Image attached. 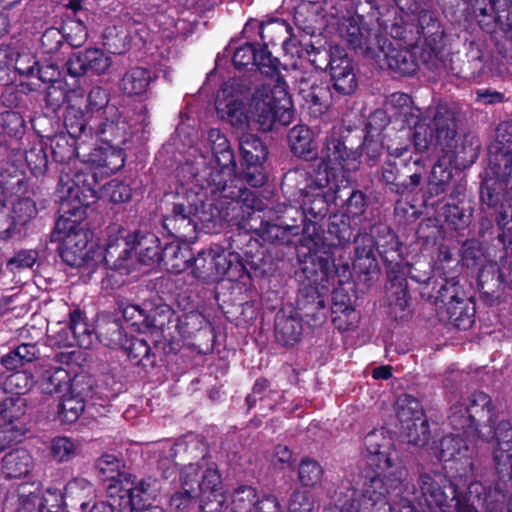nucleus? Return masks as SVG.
Listing matches in <instances>:
<instances>
[{
	"instance_id": "1",
	"label": "nucleus",
	"mask_w": 512,
	"mask_h": 512,
	"mask_svg": "<svg viewBox=\"0 0 512 512\" xmlns=\"http://www.w3.org/2000/svg\"><path fill=\"white\" fill-rule=\"evenodd\" d=\"M366 465L362 489H349L336 506L338 512H425L404 481L408 471L390 437L372 430L364 438Z\"/></svg>"
},
{
	"instance_id": "2",
	"label": "nucleus",
	"mask_w": 512,
	"mask_h": 512,
	"mask_svg": "<svg viewBox=\"0 0 512 512\" xmlns=\"http://www.w3.org/2000/svg\"><path fill=\"white\" fill-rule=\"evenodd\" d=\"M354 4L359 20L377 24L406 45L422 42L424 61L431 67L444 63L446 34L437 12L421 9L418 0H355Z\"/></svg>"
},
{
	"instance_id": "3",
	"label": "nucleus",
	"mask_w": 512,
	"mask_h": 512,
	"mask_svg": "<svg viewBox=\"0 0 512 512\" xmlns=\"http://www.w3.org/2000/svg\"><path fill=\"white\" fill-rule=\"evenodd\" d=\"M448 421L468 437H478L485 442L495 440L493 462L497 479L512 483V424L509 420L496 424V407L489 394L476 390L468 396L467 402L453 404Z\"/></svg>"
},
{
	"instance_id": "4",
	"label": "nucleus",
	"mask_w": 512,
	"mask_h": 512,
	"mask_svg": "<svg viewBox=\"0 0 512 512\" xmlns=\"http://www.w3.org/2000/svg\"><path fill=\"white\" fill-rule=\"evenodd\" d=\"M350 275L349 264L339 268L330 249H310L300 260V271L296 273L300 285L294 311L308 326H321L329 312V285H334L336 278L341 285Z\"/></svg>"
},
{
	"instance_id": "5",
	"label": "nucleus",
	"mask_w": 512,
	"mask_h": 512,
	"mask_svg": "<svg viewBox=\"0 0 512 512\" xmlns=\"http://www.w3.org/2000/svg\"><path fill=\"white\" fill-rule=\"evenodd\" d=\"M407 129L401 128L395 141H409L414 154L431 156L436 145L446 144L455 133L454 111L446 104L430 108L422 116L420 108L414 104L400 112H395Z\"/></svg>"
},
{
	"instance_id": "6",
	"label": "nucleus",
	"mask_w": 512,
	"mask_h": 512,
	"mask_svg": "<svg viewBox=\"0 0 512 512\" xmlns=\"http://www.w3.org/2000/svg\"><path fill=\"white\" fill-rule=\"evenodd\" d=\"M354 19L348 21L344 37L349 47L366 58L376 59L383 54L384 61L388 68L401 75L411 76L419 68L416 55L407 48H396L382 35L375 30L377 24H370L368 21Z\"/></svg>"
},
{
	"instance_id": "7",
	"label": "nucleus",
	"mask_w": 512,
	"mask_h": 512,
	"mask_svg": "<svg viewBox=\"0 0 512 512\" xmlns=\"http://www.w3.org/2000/svg\"><path fill=\"white\" fill-rule=\"evenodd\" d=\"M363 236H372L373 250H377L386 268L385 289L391 310L405 311L411 301V295L406 280L401 243L397 235L387 224L378 222L373 224L370 232L364 233Z\"/></svg>"
},
{
	"instance_id": "8",
	"label": "nucleus",
	"mask_w": 512,
	"mask_h": 512,
	"mask_svg": "<svg viewBox=\"0 0 512 512\" xmlns=\"http://www.w3.org/2000/svg\"><path fill=\"white\" fill-rule=\"evenodd\" d=\"M481 208L485 218L481 220V230L491 228L503 245L512 244V191L511 186L497 175L486 177L479 188Z\"/></svg>"
},
{
	"instance_id": "9",
	"label": "nucleus",
	"mask_w": 512,
	"mask_h": 512,
	"mask_svg": "<svg viewBox=\"0 0 512 512\" xmlns=\"http://www.w3.org/2000/svg\"><path fill=\"white\" fill-rule=\"evenodd\" d=\"M237 196L239 199L231 208V231L225 239L224 249L240 253L244 262L254 261L252 242L256 241V229L250 222L256 212V192L239 188Z\"/></svg>"
},
{
	"instance_id": "10",
	"label": "nucleus",
	"mask_w": 512,
	"mask_h": 512,
	"mask_svg": "<svg viewBox=\"0 0 512 512\" xmlns=\"http://www.w3.org/2000/svg\"><path fill=\"white\" fill-rule=\"evenodd\" d=\"M466 486L464 480L453 478L447 472H423L418 476L417 487H412L411 495L418 501V506H425L431 510L439 509L441 512H453V502Z\"/></svg>"
},
{
	"instance_id": "11",
	"label": "nucleus",
	"mask_w": 512,
	"mask_h": 512,
	"mask_svg": "<svg viewBox=\"0 0 512 512\" xmlns=\"http://www.w3.org/2000/svg\"><path fill=\"white\" fill-rule=\"evenodd\" d=\"M288 87L258 85V132L279 136L294 120Z\"/></svg>"
},
{
	"instance_id": "12",
	"label": "nucleus",
	"mask_w": 512,
	"mask_h": 512,
	"mask_svg": "<svg viewBox=\"0 0 512 512\" xmlns=\"http://www.w3.org/2000/svg\"><path fill=\"white\" fill-rule=\"evenodd\" d=\"M294 207L285 203H264L258 197V215L261 218V226L258 228V238L263 242H267L268 246L277 245L279 248L285 249L292 243V236L301 233L300 225L297 218L292 215Z\"/></svg>"
},
{
	"instance_id": "13",
	"label": "nucleus",
	"mask_w": 512,
	"mask_h": 512,
	"mask_svg": "<svg viewBox=\"0 0 512 512\" xmlns=\"http://www.w3.org/2000/svg\"><path fill=\"white\" fill-rule=\"evenodd\" d=\"M255 99L256 87L253 75L249 78L235 77L224 83L217 92L215 107L218 114L232 126L244 129L249 126L246 104L248 102L252 104Z\"/></svg>"
},
{
	"instance_id": "14",
	"label": "nucleus",
	"mask_w": 512,
	"mask_h": 512,
	"mask_svg": "<svg viewBox=\"0 0 512 512\" xmlns=\"http://www.w3.org/2000/svg\"><path fill=\"white\" fill-rule=\"evenodd\" d=\"M344 190H340L339 186L314 190L309 194H304L300 210L294 208L292 215L297 214L300 219L301 234L305 239L310 240L314 246L322 243V235L324 234V220L329 213L331 202L338 204V200H342Z\"/></svg>"
},
{
	"instance_id": "15",
	"label": "nucleus",
	"mask_w": 512,
	"mask_h": 512,
	"mask_svg": "<svg viewBox=\"0 0 512 512\" xmlns=\"http://www.w3.org/2000/svg\"><path fill=\"white\" fill-rule=\"evenodd\" d=\"M196 198L197 193L174 196L170 213L163 215L161 219L163 231L167 236L184 242L196 237L198 222L203 221L199 215L198 203L202 204L203 201H196Z\"/></svg>"
},
{
	"instance_id": "16",
	"label": "nucleus",
	"mask_w": 512,
	"mask_h": 512,
	"mask_svg": "<svg viewBox=\"0 0 512 512\" xmlns=\"http://www.w3.org/2000/svg\"><path fill=\"white\" fill-rule=\"evenodd\" d=\"M451 428L456 434H448L441 438L437 457L444 463V470L453 478H461L465 483L475 478L473 451L469 448L466 439H479L468 437L462 431Z\"/></svg>"
},
{
	"instance_id": "17",
	"label": "nucleus",
	"mask_w": 512,
	"mask_h": 512,
	"mask_svg": "<svg viewBox=\"0 0 512 512\" xmlns=\"http://www.w3.org/2000/svg\"><path fill=\"white\" fill-rule=\"evenodd\" d=\"M360 153L352 140V135L332 133L326 137L321 158L315 162H323L329 172V179H335L338 173L351 172L359 165Z\"/></svg>"
},
{
	"instance_id": "18",
	"label": "nucleus",
	"mask_w": 512,
	"mask_h": 512,
	"mask_svg": "<svg viewBox=\"0 0 512 512\" xmlns=\"http://www.w3.org/2000/svg\"><path fill=\"white\" fill-rule=\"evenodd\" d=\"M182 172H188L190 174L187 182L193 184L194 187H198L199 190L204 191L207 196H215L220 194L225 198H231L234 200L233 205L238 201V189L246 188L244 185H235L233 190L228 185L229 182H233V178L236 173L228 170L215 167L213 165H204L202 169H196L193 164L186 163L181 167Z\"/></svg>"
},
{
	"instance_id": "19",
	"label": "nucleus",
	"mask_w": 512,
	"mask_h": 512,
	"mask_svg": "<svg viewBox=\"0 0 512 512\" xmlns=\"http://www.w3.org/2000/svg\"><path fill=\"white\" fill-rule=\"evenodd\" d=\"M160 491L159 481L151 476L138 478L128 473L119 487L118 512H137L151 507Z\"/></svg>"
},
{
	"instance_id": "20",
	"label": "nucleus",
	"mask_w": 512,
	"mask_h": 512,
	"mask_svg": "<svg viewBox=\"0 0 512 512\" xmlns=\"http://www.w3.org/2000/svg\"><path fill=\"white\" fill-rule=\"evenodd\" d=\"M396 415L406 431L407 441L423 447L430 440L429 422L420 401L407 393L396 400Z\"/></svg>"
},
{
	"instance_id": "21",
	"label": "nucleus",
	"mask_w": 512,
	"mask_h": 512,
	"mask_svg": "<svg viewBox=\"0 0 512 512\" xmlns=\"http://www.w3.org/2000/svg\"><path fill=\"white\" fill-rule=\"evenodd\" d=\"M309 163L287 171L281 182V189L293 197L303 198L314 190L325 189L330 184L329 172L323 162Z\"/></svg>"
},
{
	"instance_id": "22",
	"label": "nucleus",
	"mask_w": 512,
	"mask_h": 512,
	"mask_svg": "<svg viewBox=\"0 0 512 512\" xmlns=\"http://www.w3.org/2000/svg\"><path fill=\"white\" fill-rule=\"evenodd\" d=\"M106 244L103 261L108 269L128 272L133 256L134 230L119 223H111L106 228Z\"/></svg>"
},
{
	"instance_id": "23",
	"label": "nucleus",
	"mask_w": 512,
	"mask_h": 512,
	"mask_svg": "<svg viewBox=\"0 0 512 512\" xmlns=\"http://www.w3.org/2000/svg\"><path fill=\"white\" fill-rule=\"evenodd\" d=\"M475 206V200L467 190V182L461 180L453 183L447 201L438 210L449 228L462 231L471 224Z\"/></svg>"
},
{
	"instance_id": "24",
	"label": "nucleus",
	"mask_w": 512,
	"mask_h": 512,
	"mask_svg": "<svg viewBox=\"0 0 512 512\" xmlns=\"http://www.w3.org/2000/svg\"><path fill=\"white\" fill-rule=\"evenodd\" d=\"M213 254V277L214 281L223 278L241 285L245 292H252L254 288V276L256 275V263L254 261L244 262L240 253H233L227 250L225 253Z\"/></svg>"
},
{
	"instance_id": "25",
	"label": "nucleus",
	"mask_w": 512,
	"mask_h": 512,
	"mask_svg": "<svg viewBox=\"0 0 512 512\" xmlns=\"http://www.w3.org/2000/svg\"><path fill=\"white\" fill-rule=\"evenodd\" d=\"M455 133L448 139L446 144L436 145L431 149V155L443 153L447 158L448 164L456 170H465L472 166L479 157L481 143L479 138L472 133H465L459 141L456 140L458 134V125L454 115Z\"/></svg>"
},
{
	"instance_id": "26",
	"label": "nucleus",
	"mask_w": 512,
	"mask_h": 512,
	"mask_svg": "<svg viewBox=\"0 0 512 512\" xmlns=\"http://www.w3.org/2000/svg\"><path fill=\"white\" fill-rule=\"evenodd\" d=\"M25 169L22 146L0 142V178L13 194H28L30 191Z\"/></svg>"
},
{
	"instance_id": "27",
	"label": "nucleus",
	"mask_w": 512,
	"mask_h": 512,
	"mask_svg": "<svg viewBox=\"0 0 512 512\" xmlns=\"http://www.w3.org/2000/svg\"><path fill=\"white\" fill-rule=\"evenodd\" d=\"M100 173L89 163L85 168L77 170L70 178L68 173L61 171L59 177L60 192L70 198L91 205L97 199Z\"/></svg>"
},
{
	"instance_id": "28",
	"label": "nucleus",
	"mask_w": 512,
	"mask_h": 512,
	"mask_svg": "<svg viewBox=\"0 0 512 512\" xmlns=\"http://www.w3.org/2000/svg\"><path fill=\"white\" fill-rule=\"evenodd\" d=\"M409 141H395L387 145V156L379 171V182L384 186L385 191L398 197H404L400 185L403 182L402 157L411 152Z\"/></svg>"
},
{
	"instance_id": "29",
	"label": "nucleus",
	"mask_w": 512,
	"mask_h": 512,
	"mask_svg": "<svg viewBox=\"0 0 512 512\" xmlns=\"http://www.w3.org/2000/svg\"><path fill=\"white\" fill-rule=\"evenodd\" d=\"M208 454V444L195 435H189L177 441L170 449V457L174 465L181 467V476L201 470L202 466L199 465V461L204 460Z\"/></svg>"
},
{
	"instance_id": "30",
	"label": "nucleus",
	"mask_w": 512,
	"mask_h": 512,
	"mask_svg": "<svg viewBox=\"0 0 512 512\" xmlns=\"http://www.w3.org/2000/svg\"><path fill=\"white\" fill-rule=\"evenodd\" d=\"M112 113L96 123L93 139L103 144L125 147L132 139V125L124 112L111 108Z\"/></svg>"
},
{
	"instance_id": "31",
	"label": "nucleus",
	"mask_w": 512,
	"mask_h": 512,
	"mask_svg": "<svg viewBox=\"0 0 512 512\" xmlns=\"http://www.w3.org/2000/svg\"><path fill=\"white\" fill-rule=\"evenodd\" d=\"M477 284L482 298L490 302L500 296V290H512V260L508 265L495 263L480 269Z\"/></svg>"
},
{
	"instance_id": "32",
	"label": "nucleus",
	"mask_w": 512,
	"mask_h": 512,
	"mask_svg": "<svg viewBox=\"0 0 512 512\" xmlns=\"http://www.w3.org/2000/svg\"><path fill=\"white\" fill-rule=\"evenodd\" d=\"M333 55L329 70L332 87L340 95H351L358 87L353 61L339 45H334Z\"/></svg>"
},
{
	"instance_id": "33",
	"label": "nucleus",
	"mask_w": 512,
	"mask_h": 512,
	"mask_svg": "<svg viewBox=\"0 0 512 512\" xmlns=\"http://www.w3.org/2000/svg\"><path fill=\"white\" fill-rule=\"evenodd\" d=\"M111 65V57L99 48H88L74 53L66 62L67 72L72 77H81L88 73L102 75Z\"/></svg>"
},
{
	"instance_id": "34",
	"label": "nucleus",
	"mask_w": 512,
	"mask_h": 512,
	"mask_svg": "<svg viewBox=\"0 0 512 512\" xmlns=\"http://www.w3.org/2000/svg\"><path fill=\"white\" fill-rule=\"evenodd\" d=\"M512 483L496 479L494 486L469 479L466 489L485 508L486 512H504Z\"/></svg>"
},
{
	"instance_id": "35",
	"label": "nucleus",
	"mask_w": 512,
	"mask_h": 512,
	"mask_svg": "<svg viewBox=\"0 0 512 512\" xmlns=\"http://www.w3.org/2000/svg\"><path fill=\"white\" fill-rule=\"evenodd\" d=\"M452 168L444 162L438 161L433 165L428 183L423 190L422 198L426 207L431 206L438 210L445 201L452 188Z\"/></svg>"
},
{
	"instance_id": "36",
	"label": "nucleus",
	"mask_w": 512,
	"mask_h": 512,
	"mask_svg": "<svg viewBox=\"0 0 512 512\" xmlns=\"http://www.w3.org/2000/svg\"><path fill=\"white\" fill-rule=\"evenodd\" d=\"M88 207L89 205L80 200L62 195L58 210L59 216L55 222L53 234L64 236L70 233L84 232L81 224L86 219Z\"/></svg>"
},
{
	"instance_id": "37",
	"label": "nucleus",
	"mask_w": 512,
	"mask_h": 512,
	"mask_svg": "<svg viewBox=\"0 0 512 512\" xmlns=\"http://www.w3.org/2000/svg\"><path fill=\"white\" fill-rule=\"evenodd\" d=\"M230 56L234 68L239 72H245L241 77L249 78L253 75V79L256 80L255 42H247L243 45L236 47L235 42L231 40L230 43L224 48L223 52L217 55L215 60L216 66L220 67L223 63H226Z\"/></svg>"
},
{
	"instance_id": "38",
	"label": "nucleus",
	"mask_w": 512,
	"mask_h": 512,
	"mask_svg": "<svg viewBox=\"0 0 512 512\" xmlns=\"http://www.w3.org/2000/svg\"><path fill=\"white\" fill-rule=\"evenodd\" d=\"M304 319L293 307L280 309L274 319V336L277 343L284 347L297 344L302 336Z\"/></svg>"
},
{
	"instance_id": "39",
	"label": "nucleus",
	"mask_w": 512,
	"mask_h": 512,
	"mask_svg": "<svg viewBox=\"0 0 512 512\" xmlns=\"http://www.w3.org/2000/svg\"><path fill=\"white\" fill-rule=\"evenodd\" d=\"M59 239L61 240L59 254L68 266L79 268L92 258L85 231L59 236Z\"/></svg>"
},
{
	"instance_id": "40",
	"label": "nucleus",
	"mask_w": 512,
	"mask_h": 512,
	"mask_svg": "<svg viewBox=\"0 0 512 512\" xmlns=\"http://www.w3.org/2000/svg\"><path fill=\"white\" fill-rule=\"evenodd\" d=\"M280 52H273L272 48H258V85H275L288 87L283 70L287 67L279 59Z\"/></svg>"
},
{
	"instance_id": "41",
	"label": "nucleus",
	"mask_w": 512,
	"mask_h": 512,
	"mask_svg": "<svg viewBox=\"0 0 512 512\" xmlns=\"http://www.w3.org/2000/svg\"><path fill=\"white\" fill-rule=\"evenodd\" d=\"M126 147L108 145L94 148L89 154V163L98 170L101 177L115 174L124 167Z\"/></svg>"
},
{
	"instance_id": "42",
	"label": "nucleus",
	"mask_w": 512,
	"mask_h": 512,
	"mask_svg": "<svg viewBox=\"0 0 512 512\" xmlns=\"http://www.w3.org/2000/svg\"><path fill=\"white\" fill-rule=\"evenodd\" d=\"M287 143L293 156L305 160L316 161L318 146L315 133L305 124H297L287 134Z\"/></svg>"
},
{
	"instance_id": "43",
	"label": "nucleus",
	"mask_w": 512,
	"mask_h": 512,
	"mask_svg": "<svg viewBox=\"0 0 512 512\" xmlns=\"http://www.w3.org/2000/svg\"><path fill=\"white\" fill-rule=\"evenodd\" d=\"M355 252L352 269L358 277L364 276V281L370 280L369 276L379 272V264L373 250L372 236L359 235L354 237Z\"/></svg>"
},
{
	"instance_id": "44",
	"label": "nucleus",
	"mask_w": 512,
	"mask_h": 512,
	"mask_svg": "<svg viewBox=\"0 0 512 512\" xmlns=\"http://www.w3.org/2000/svg\"><path fill=\"white\" fill-rule=\"evenodd\" d=\"M63 125L66 129V134L82 140V142L93 140L96 123L90 119L86 111L81 107L68 104L63 113Z\"/></svg>"
},
{
	"instance_id": "45",
	"label": "nucleus",
	"mask_w": 512,
	"mask_h": 512,
	"mask_svg": "<svg viewBox=\"0 0 512 512\" xmlns=\"http://www.w3.org/2000/svg\"><path fill=\"white\" fill-rule=\"evenodd\" d=\"M157 76L147 67L133 66L125 71L119 82L120 91L129 97H147L149 87Z\"/></svg>"
},
{
	"instance_id": "46",
	"label": "nucleus",
	"mask_w": 512,
	"mask_h": 512,
	"mask_svg": "<svg viewBox=\"0 0 512 512\" xmlns=\"http://www.w3.org/2000/svg\"><path fill=\"white\" fill-rule=\"evenodd\" d=\"M290 25L283 19L270 18L258 23V48H272L273 52H280L287 43Z\"/></svg>"
},
{
	"instance_id": "47",
	"label": "nucleus",
	"mask_w": 512,
	"mask_h": 512,
	"mask_svg": "<svg viewBox=\"0 0 512 512\" xmlns=\"http://www.w3.org/2000/svg\"><path fill=\"white\" fill-rule=\"evenodd\" d=\"M27 123L21 112L11 108L0 111V142L23 146Z\"/></svg>"
},
{
	"instance_id": "48",
	"label": "nucleus",
	"mask_w": 512,
	"mask_h": 512,
	"mask_svg": "<svg viewBox=\"0 0 512 512\" xmlns=\"http://www.w3.org/2000/svg\"><path fill=\"white\" fill-rule=\"evenodd\" d=\"M180 240L172 238L162 247L161 266L163 269L180 274L190 268L192 252L188 246H181Z\"/></svg>"
},
{
	"instance_id": "49",
	"label": "nucleus",
	"mask_w": 512,
	"mask_h": 512,
	"mask_svg": "<svg viewBox=\"0 0 512 512\" xmlns=\"http://www.w3.org/2000/svg\"><path fill=\"white\" fill-rule=\"evenodd\" d=\"M137 238L134 241L133 254L139 263L147 266L161 263L162 246L159 238L152 232L134 229Z\"/></svg>"
},
{
	"instance_id": "50",
	"label": "nucleus",
	"mask_w": 512,
	"mask_h": 512,
	"mask_svg": "<svg viewBox=\"0 0 512 512\" xmlns=\"http://www.w3.org/2000/svg\"><path fill=\"white\" fill-rule=\"evenodd\" d=\"M416 157L409 155L403 156L401 167L403 174V182L400 188L403 189L404 197L414 194L422 184L425 174V157L426 154H415Z\"/></svg>"
},
{
	"instance_id": "51",
	"label": "nucleus",
	"mask_w": 512,
	"mask_h": 512,
	"mask_svg": "<svg viewBox=\"0 0 512 512\" xmlns=\"http://www.w3.org/2000/svg\"><path fill=\"white\" fill-rule=\"evenodd\" d=\"M67 327L71 333V339L67 340L66 345L78 346L83 349H89L92 346L94 330L80 308L76 307L70 310Z\"/></svg>"
},
{
	"instance_id": "52",
	"label": "nucleus",
	"mask_w": 512,
	"mask_h": 512,
	"mask_svg": "<svg viewBox=\"0 0 512 512\" xmlns=\"http://www.w3.org/2000/svg\"><path fill=\"white\" fill-rule=\"evenodd\" d=\"M467 296L457 277H440L433 282L432 293L429 298L437 307H445Z\"/></svg>"
},
{
	"instance_id": "53",
	"label": "nucleus",
	"mask_w": 512,
	"mask_h": 512,
	"mask_svg": "<svg viewBox=\"0 0 512 512\" xmlns=\"http://www.w3.org/2000/svg\"><path fill=\"white\" fill-rule=\"evenodd\" d=\"M51 149V156L54 162L69 164L78 156L77 141L79 139L66 134L65 132L53 135L42 136Z\"/></svg>"
},
{
	"instance_id": "54",
	"label": "nucleus",
	"mask_w": 512,
	"mask_h": 512,
	"mask_svg": "<svg viewBox=\"0 0 512 512\" xmlns=\"http://www.w3.org/2000/svg\"><path fill=\"white\" fill-rule=\"evenodd\" d=\"M122 349L125 351L129 361L133 365L141 367L145 372L155 367L157 357L155 353L152 352V348L146 339L131 336L127 339Z\"/></svg>"
},
{
	"instance_id": "55",
	"label": "nucleus",
	"mask_w": 512,
	"mask_h": 512,
	"mask_svg": "<svg viewBox=\"0 0 512 512\" xmlns=\"http://www.w3.org/2000/svg\"><path fill=\"white\" fill-rule=\"evenodd\" d=\"M447 321L459 330H468L475 323L476 306L471 296L449 303L445 308Z\"/></svg>"
},
{
	"instance_id": "56",
	"label": "nucleus",
	"mask_w": 512,
	"mask_h": 512,
	"mask_svg": "<svg viewBox=\"0 0 512 512\" xmlns=\"http://www.w3.org/2000/svg\"><path fill=\"white\" fill-rule=\"evenodd\" d=\"M32 462V457L26 449H13L2 458L1 470L5 478L18 479L30 472Z\"/></svg>"
},
{
	"instance_id": "57",
	"label": "nucleus",
	"mask_w": 512,
	"mask_h": 512,
	"mask_svg": "<svg viewBox=\"0 0 512 512\" xmlns=\"http://www.w3.org/2000/svg\"><path fill=\"white\" fill-rule=\"evenodd\" d=\"M300 94L305 101L310 115L317 118L323 115L331 105L332 94L327 84L313 83L308 90L300 89Z\"/></svg>"
},
{
	"instance_id": "58",
	"label": "nucleus",
	"mask_w": 512,
	"mask_h": 512,
	"mask_svg": "<svg viewBox=\"0 0 512 512\" xmlns=\"http://www.w3.org/2000/svg\"><path fill=\"white\" fill-rule=\"evenodd\" d=\"M258 253L260 251L258 250ZM262 257L258 261V274H261L258 285L262 289L266 284L270 283V277H274L285 261L286 253L277 245L268 246L261 251Z\"/></svg>"
},
{
	"instance_id": "59",
	"label": "nucleus",
	"mask_w": 512,
	"mask_h": 512,
	"mask_svg": "<svg viewBox=\"0 0 512 512\" xmlns=\"http://www.w3.org/2000/svg\"><path fill=\"white\" fill-rule=\"evenodd\" d=\"M110 92L101 86L92 87L87 96L84 110L95 123L112 113L111 108H117L110 104Z\"/></svg>"
},
{
	"instance_id": "60",
	"label": "nucleus",
	"mask_w": 512,
	"mask_h": 512,
	"mask_svg": "<svg viewBox=\"0 0 512 512\" xmlns=\"http://www.w3.org/2000/svg\"><path fill=\"white\" fill-rule=\"evenodd\" d=\"M39 348L35 343H22L0 358V364L8 371H17L20 367L38 359Z\"/></svg>"
},
{
	"instance_id": "61",
	"label": "nucleus",
	"mask_w": 512,
	"mask_h": 512,
	"mask_svg": "<svg viewBox=\"0 0 512 512\" xmlns=\"http://www.w3.org/2000/svg\"><path fill=\"white\" fill-rule=\"evenodd\" d=\"M199 498V487H196L195 481L189 482L185 476H181V490L172 494L169 507L172 512H191Z\"/></svg>"
},
{
	"instance_id": "62",
	"label": "nucleus",
	"mask_w": 512,
	"mask_h": 512,
	"mask_svg": "<svg viewBox=\"0 0 512 512\" xmlns=\"http://www.w3.org/2000/svg\"><path fill=\"white\" fill-rule=\"evenodd\" d=\"M95 334L104 346L111 349H122L128 339L121 322L116 319L100 323Z\"/></svg>"
},
{
	"instance_id": "63",
	"label": "nucleus",
	"mask_w": 512,
	"mask_h": 512,
	"mask_svg": "<svg viewBox=\"0 0 512 512\" xmlns=\"http://www.w3.org/2000/svg\"><path fill=\"white\" fill-rule=\"evenodd\" d=\"M47 147L48 143L42 139L32 144L29 149L23 150L25 168H28L35 177L44 176L48 170Z\"/></svg>"
},
{
	"instance_id": "64",
	"label": "nucleus",
	"mask_w": 512,
	"mask_h": 512,
	"mask_svg": "<svg viewBox=\"0 0 512 512\" xmlns=\"http://www.w3.org/2000/svg\"><path fill=\"white\" fill-rule=\"evenodd\" d=\"M185 479L192 483L195 481L200 496L223 492L221 474L217 467H208L201 474L200 470L189 472L185 474Z\"/></svg>"
}]
</instances>
